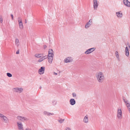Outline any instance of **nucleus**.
<instances>
[{
	"mask_svg": "<svg viewBox=\"0 0 130 130\" xmlns=\"http://www.w3.org/2000/svg\"><path fill=\"white\" fill-rule=\"evenodd\" d=\"M95 77L97 81L99 83H102L105 79L103 73L101 71H99L96 73Z\"/></svg>",
	"mask_w": 130,
	"mask_h": 130,
	"instance_id": "f257e3e1",
	"label": "nucleus"
},
{
	"mask_svg": "<svg viewBox=\"0 0 130 130\" xmlns=\"http://www.w3.org/2000/svg\"><path fill=\"white\" fill-rule=\"evenodd\" d=\"M18 21L19 29L21 30H22L24 28V26L22 18L21 17H18Z\"/></svg>",
	"mask_w": 130,
	"mask_h": 130,
	"instance_id": "f03ea898",
	"label": "nucleus"
},
{
	"mask_svg": "<svg viewBox=\"0 0 130 130\" xmlns=\"http://www.w3.org/2000/svg\"><path fill=\"white\" fill-rule=\"evenodd\" d=\"M99 4V2L97 0H93V8L94 10H97Z\"/></svg>",
	"mask_w": 130,
	"mask_h": 130,
	"instance_id": "7ed1b4c3",
	"label": "nucleus"
},
{
	"mask_svg": "<svg viewBox=\"0 0 130 130\" xmlns=\"http://www.w3.org/2000/svg\"><path fill=\"white\" fill-rule=\"evenodd\" d=\"M28 119L26 117H23L20 116H18L17 117V122H24V121H27Z\"/></svg>",
	"mask_w": 130,
	"mask_h": 130,
	"instance_id": "20e7f679",
	"label": "nucleus"
},
{
	"mask_svg": "<svg viewBox=\"0 0 130 130\" xmlns=\"http://www.w3.org/2000/svg\"><path fill=\"white\" fill-rule=\"evenodd\" d=\"M117 118L119 119L122 118V111L121 108H119L117 109Z\"/></svg>",
	"mask_w": 130,
	"mask_h": 130,
	"instance_id": "39448f33",
	"label": "nucleus"
},
{
	"mask_svg": "<svg viewBox=\"0 0 130 130\" xmlns=\"http://www.w3.org/2000/svg\"><path fill=\"white\" fill-rule=\"evenodd\" d=\"M116 15L118 19L122 18L123 16V14L121 11H119L116 12Z\"/></svg>",
	"mask_w": 130,
	"mask_h": 130,
	"instance_id": "423d86ee",
	"label": "nucleus"
},
{
	"mask_svg": "<svg viewBox=\"0 0 130 130\" xmlns=\"http://www.w3.org/2000/svg\"><path fill=\"white\" fill-rule=\"evenodd\" d=\"M17 124L18 130H24L23 124L21 122H17Z\"/></svg>",
	"mask_w": 130,
	"mask_h": 130,
	"instance_id": "0eeeda50",
	"label": "nucleus"
},
{
	"mask_svg": "<svg viewBox=\"0 0 130 130\" xmlns=\"http://www.w3.org/2000/svg\"><path fill=\"white\" fill-rule=\"evenodd\" d=\"M73 60L72 57H69L65 58L64 60V62L65 63L71 62Z\"/></svg>",
	"mask_w": 130,
	"mask_h": 130,
	"instance_id": "6e6552de",
	"label": "nucleus"
},
{
	"mask_svg": "<svg viewBox=\"0 0 130 130\" xmlns=\"http://www.w3.org/2000/svg\"><path fill=\"white\" fill-rule=\"evenodd\" d=\"M127 45L129 48L127 47H126L125 48V55L127 56H128L129 55V52L128 50L130 49V46L129 43L127 44Z\"/></svg>",
	"mask_w": 130,
	"mask_h": 130,
	"instance_id": "1a4fd4ad",
	"label": "nucleus"
},
{
	"mask_svg": "<svg viewBox=\"0 0 130 130\" xmlns=\"http://www.w3.org/2000/svg\"><path fill=\"white\" fill-rule=\"evenodd\" d=\"M45 70V68L44 67H42L38 71V73L40 75L43 74Z\"/></svg>",
	"mask_w": 130,
	"mask_h": 130,
	"instance_id": "9d476101",
	"label": "nucleus"
},
{
	"mask_svg": "<svg viewBox=\"0 0 130 130\" xmlns=\"http://www.w3.org/2000/svg\"><path fill=\"white\" fill-rule=\"evenodd\" d=\"M95 49V48H94L89 49L85 52V54H90L93 52Z\"/></svg>",
	"mask_w": 130,
	"mask_h": 130,
	"instance_id": "9b49d317",
	"label": "nucleus"
},
{
	"mask_svg": "<svg viewBox=\"0 0 130 130\" xmlns=\"http://www.w3.org/2000/svg\"><path fill=\"white\" fill-rule=\"evenodd\" d=\"M54 56V54L53 50L52 49H50L48 51V55L47 57H53Z\"/></svg>",
	"mask_w": 130,
	"mask_h": 130,
	"instance_id": "f8f14e48",
	"label": "nucleus"
},
{
	"mask_svg": "<svg viewBox=\"0 0 130 130\" xmlns=\"http://www.w3.org/2000/svg\"><path fill=\"white\" fill-rule=\"evenodd\" d=\"M123 3L124 4L126 7H130V2L128 0H124L123 1Z\"/></svg>",
	"mask_w": 130,
	"mask_h": 130,
	"instance_id": "ddd939ff",
	"label": "nucleus"
},
{
	"mask_svg": "<svg viewBox=\"0 0 130 130\" xmlns=\"http://www.w3.org/2000/svg\"><path fill=\"white\" fill-rule=\"evenodd\" d=\"M123 100L126 105L127 109H130V103L126 100L123 99Z\"/></svg>",
	"mask_w": 130,
	"mask_h": 130,
	"instance_id": "4468645a",
	"label": "nucleus"
},
{
	"mask_svg": "<svg viewBox=\"0 0 130 130\" xmlns=\"http://www.w3.org/2000/svg\"><path fill=\"white\" fill-rule=\"evenodd\" d=\"M69 103L71 105L73 106L75 104L76 101L74 99H71L70 100Z\"/></svg>",
	"mask_w": 130,
	"mask_h": 130,
	"instance_id": "2eb2a0df",
	"label": "nucleus"
},
{
	"mask_svg": "<svg viewBox=\"0 0 130 130\" xmlns=\"http://www.w3.org/2000/svg\"><path fill=\"white\" fill-rule=\"evenodd\" d=\"M115 55L116 57L117 60L118 61H120V58L119 53L117 51L115 52Z\"/></svg>",
	"mask_w": 130,
	"mask_h": 130,
	"instance_id": "dca6fc26",
	"label": "nucleus"
},
{
	"mask_svg": "<svg viewBox=\"0 0 130 130\" xmlns=\"http://www.w3.org/2000/svg\"><path fill=\"white\" fill-rule=\"evenodd\" d=\"M88 116L86 115L84 118L83 122L85 123H87L88 122Z\"/></svg>",
	"mask_w": 130,
	"mask_h": 130,
	"instance_id": "f3484780",
	"label": "nucleus"
},
{
	"mask_svg": "<svg viewBox=\"0 0 130 130\" xmlns=\"http://www.w3.org/2000/svg\"><path fill=\"white\" fill-rule=\"evenodd\" d=\"M43 114L44 115L47 116H50L51 115H54V114L53 113H51L46 111H44L43 112Z\"/></svg>",
	"mask_w": 130,
	"mask_h": 130,
	"instance_id": "a211bd4d",
	"label": "nucleus"
},
{
	"mask_svg": "<svg viewBox=\"0 0 130 130\" xmlns=\"http://www.w3.org/2000/svg\"><path fill=\"white\" fill-rule=\"evenodd\" d=\"M2 119L5 123H7L8 121V119L7 117L4 115L3 117L2 118Z\"/></svg>",
	"mask_w": 130,
	"mask_h": 130,
	"instance_id": "6ab92c4d",
	"label": "nucleus"
},
{
	"mask_svg": "<svg viewBox=\"0 0 130 130\" xmlns=\"http://www.w3.org/2000/svg\"><path fill=\"white\" fill-rule=\"evenodd\" d=\"M23 89L22 88H17V92L20 93L23 91Z\"/></svg>",
	"mask_w": 130,
	"mask_h": 130,
	"instance_id": "aec40b11",
	"label": "nucleus"
},
{
	"mask_svg": "<svg viewBox=\"0 0 130 130\" xmlns=\"http://www.w3.org/2000/svg\"><path fill=\"white\" fill-rule=\"evenodd\" d=\"M47 57L48 58V62L50 64H51L52 62L53 57Z\"/></svg>",
	"mask_w": 130,
	"mask_h": 130,
	"instance_id": "412c9836",
	"label": "nucleus"
},
{
	"mask_svg": "<svg viewBox=\"0 0 130 130\" xmlns=\"http://www.w3.org/2000/svg\"><path fill=\"white\" fill-rule=\"evenodd\" d=\"M47 58V56H44L43 57H42L40 59L38 60V61L39 62H41L44 60V59H46Z\"/></svg>",
	"mask_w": 130,
	"mask_h": 130,
	"instance_id": "4be33fe9",
	"label": "nucleus"
},
{
	"mask_svg": "<svg viewBox=\"0 0 130 130\" xmlns=\"http://www.w3.org/2000/svg\"><path fill=\"white\" fill-rule=\"evenodd\" d=\"M35 56L37 57L40 58L42 56V55L41 54H36Z\"/></svg>",
	"mask_w": 130,
	"mask_h": 130,
	"instance_id": "5701e85b",
	"label": "nucleus"
},
{
	"mask_svg": "<svg viewBox=\"0 0 130 130\" xmlns=\"http://www.w3.org/2000/svg\"><path fill=\"white\" fill-rule=\"evenodd\" d=\"M93 23V20L92 19H90L89 21L87 23H88L89 24H90L91 25Z\"/></svg>",
	"mask_w": 130,
	"mask_h": 130,
	"instance_id": "b1692460",
	"label": "nucleus"
},
{
	"mask_svg": "<svg viewBox=\"0 0 130 130\" xmlns=\"http://www.w3.org/2000/svg\"><path fill=\"white\" fill-rule=\"evenodd\" d=\"M91 26L90 24L87 23L85 26V28L86 29H88Z\"/></svg>",
	"mask_w": 130,
	"mask_h": 130,
	"instance_id": "393cba45",
	"label": "nucleus"
},
{
	"mask_svg": "<svg viewBox=\"0 0 130 130\" xmlns=\"http://www.w3.org/2000/svg\"><path fill=\"white\" fill-rule=\"evenodd\" d=\"M64 121V119H60L58 120V121L60 123H63Z\"/></svg>",
	"mask_w": 130,
	"mask_h": 130,
	"instance_id": "a878e982",
	"label": "nucleus"
},
{
	"mask_svg": "<svg viewBox=\"0 0 130 130\" xmlns=\"http://www.w3.org/2000/svg\"><path fill=\"white\" fill-rule=\"evenodd\" d=\"M7 76L9 77H11L12 76V75L9 73H7Z\"/></svg>",
	"mask_w": 130,
	"mask_h": 130,
	"instance_id": "bb28decb",
	"label": "nucleus"
},
{
	"mask_svg": "<svg viewBox=\"0 0 130 130\" xmlns=\"http://www.w3.org/2000/svg\"><path fill=\"white\" fill-rule=\"evenodd\" d=\"M72 94L73 97H76V94L75 93H72Z\"/></svg>",
	"mask_w": 130,
	"mask_h": 130,
	"instance_id": "cd10ccee",
	"label": "nucleus"
},
{
	"mask_svg": "<svg viewBox=\"0 0 130 130\" xmlns=\"http://www.w3.org/2000/svg\"><path fill=\"white\" fill-rule=\"evenodd\" d=\"M3 18L2 16L1 15L0 16V22L1 23H2L3 22Z\"/></svg>",
	"mask_w": 130,
	"mask_h": 130,
	"instance_id": "c85d7f7f",
	"label": "nucleus"
},
{
	"mask_svg": "<svg viewBox=\"0 0 130 130\" xmlns=\"http://www.w3.org/2000/svg\"><path fill=\"white\" fill-rule=\"evenodd\" d=\"M65 130H71V129L70 127H67L66 128Z\"/></svg>",
	"mask_w": 130,
	"mask_h": 130,
	"instance_id": "c756f323",
	"label": "nucleus"
},
{
	"mask_svg": "<svg viewBox=\"0 0 130 130\" xmlns=\"http://www.w3.org/2000/svg\"><path fill=\"white\" fill-rule=\"evenodd\" d=\"M24 130H32V129L29 127H27Z\"/></svg>",
	"mask_w": 130,
	"mask_h": 130,
	"instance_id": "7c9ffc66",
	"label": "nucleus"
},
{
	"mask_svg": "<svg viewBox=\"0 0 130 130\" xmlns=\"http://www.w3.org/2000/svg\"><path fill=\"white\" fill-rule=\"evenodd\" d=\"M4 116V115L0 113V118H2L3 117V116Z\"/></svg>",
	"mask_w": 130,
	"mask_h": 130,
	"instance_id": "2f4dec72",
	"label": "nucleus"
},
{
	"mask_svg": "<svg viewBox=\"0 0 130 130\" xmlns=\"http://www.w3.org/2000/svg\"><path fill=\"white\" fill-rule=\"evenodd\" d=\"M11 17L12 19V20H13V15L12 14H11Z\"/></svg>",
	"mask_w": 130,
	"mask_h": 130,
	"instance_id": "473e14b6",
	"label": "nucleus"
},
{
	"mask_svg": "<svg viewBox=\"0 0 130 130\" xmlns=\"http://www.w3.org/2000/svg\"><path fill=\"white\" fill-rule=\"evenodd\" d=\"M53 103L54 105H55L56 104V102L55 101H53Z\"/></svg>",
	"mask_w": 130,
	"mask_h": 130,
	"instance_id": "72a5a7b5",
	"label": "nucleus"
},
{
	"mask_svg": "<svg viewBox=\"0 0 130 130\" xmlns=\"http://www.w3.org/2000/svg\"><path fill=\"white\" fill-rule=\"evenodd\" d=\"M13 91H16V88H13Z\"/></svg>",
	"mask_w": 130,
	"mask_h": 130,
	"instance_id": "f704fd0d",
	"label": "nucleus"
},
{
	"mask_svg": "<svg viewBox=\"0 0 130 130\" xmlns=\"http://www.w3.org/2000/svg\"><path fill=\"white\" fill-rule=\"evenodd\" d=\"M53 74L55 75H57V74L55 72H53Z\"/></svg>",
	"mask_w": 130,
	"mask_h": 130,
	"instance_id": "c9c22d12",
	"label": "nucleus"
},
{
	"mask_svg": "<svg viewBox=\"0 0 130 130\" xmlns=\"http://www.w3.org/2000/svg\"><path fill=\"white\" fill-rule=\"evenodd\" d=\"M44 48L45 49L47 47V46L46 45H44L43 46Z\"/></svg>",
	"mask_w": 130,
	"mask_h": 130,
	"instance_id": "e433bc0d",
	"label": "nucleus"
},
{
	"mask_svg": "<svg viewBox=\"0 0 130 130\" xmlns=\"http://www.w3.org/2000/svg\"><path fill=\"white\" fill-rule=\"evenodd\" d=\"M17 54H19V50L18 51H17Z\"/></svg>",
	"mask_w": 130,
	"mask_h": 130,
	"instance_id": "4c0bfd02",
	"label": "nucleus"
},
{
	"mask_svg": "<svg viewBox=\"0 0 130 130\" xmlns=\"http://www.w3.org/2000/svg\"><path fill=\"white\" fill-rule=\"evenodd\" d=\"M17 43H19V40L17 39Z\"/></svg>",
	"mask_w": 130,
	"mask_h": 130,
	"instance_id": "58836bf2",
	"label": "nucleus"
},
{
	"mask_svg": "<svg viewBox=\"0 0 130 130\" xmlns=\"http://www.w3.org/2000/svg\"><path fill=\"white\" fill-rule=\"evenodd\" d=\"M128 111L129 112V113H130V109H128Z\"/></svg>",
	"mask_w": 130,
	"mask_h": 130,
	"instance_id": "ea45409f",
	"label": "nucleus"
},
{
	"mask_svg": "<svg viewBox=\"0 0 130 130\" xmlns=\"http://www.w3.org/2000/svg\"><path fill=\"white\" fill-rule=\"evenodd\" d=\"M27 21H26V20H25V23H27Z\"/></svg>",
	"mask_w": 130,
	"mask_h": 130,
	"instance_id": "a19ab883",
	"label": "nucleus"
},
{
	"mask_svg": "<svg viewBox=\"0 0 130 130\" xmlns=\"http://www.w3.org/2000/svg\"><path fill=\"white\" fill-rule=\"evenodd\" d=\"M15 42L16 43V39H15Z\"/></svg>",
	"mask_w": 130,
	"mask_h": 130,
	"instance_id": "79ce46f5",
	"label": "nucleus"
}]
</instances>
